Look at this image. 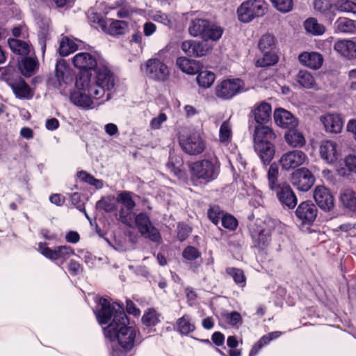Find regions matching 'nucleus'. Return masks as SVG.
<instances>
[{
	"label": "nucleus",
	"mask_w": 356,
	"mask_h": 356,
	"mask_svg": "<svg viewBox=\"0 0 356 356\" xmlns=\"http://www.w3.org/2000/svg\"><path fill=\"white\" fill-rule=\"evenodd\" d=\"M99 304L100 308L97 309L95 315L100 325L108 324L104 327V335L111 341L117 340L118 343L112 345L110 355L127 356L135 346L137 330L128 325L129 319L119 304H111L104 298H99Z\"/></svg>",
	"instance_id": "f257e3e1"
},
{
	"label": "nucleus",
	"mask_w": 356,
	"mask_h": 356,
	"mask_svg": "<svg viewBox=\"0 0 356 356\" xmlns=\"http://www.w3.org/2000/svg\"><path fill=\"white\" fill-rule=\"evenodd\" d=\"M115 76L110 70L105 67H98L95 76L92 78L88 72H81L76 77L75 86L80 89H88L97 104H102L111 98V90L115 86Z\"/></svg>",
	"instance_id": "f03ea898"
},
{
	"label": "nucleus",
	"mask_w": 356,
	"mask_h": 356,
	"mask_svg": "<svg viewBox=\"0 0 356 356\" xmlns=\"http://www.w3.org/2000/svg\"><path fill=\"white\" fill-rule=\"evenodd\" d=\"M220 170L216 156L197 161L190 165L191 179L194 185L205 184L215 180Z\"/></svg>",
	"instance_id": "7ed1b4c3"
},
{
	"label": "nucleus",
	"mask_w": 356,
	"mask_h": 356,
	"mask_svg": "<svg viewBox=\"0 0 356 356\" xmlns=\"http://www.w3.org/2000/svg\"><path fill=\"white\" fill-rule=\"evenodd\" d=\"M275 137L273 130L267 126H257L253 134L254 148L264 164L273 159L275 150L270 142Z\"/></svg>",
	"instance_id": "20e7f679"
},
{
	"label": "nucleus",
	"mask_w": 356,
	"mask_h": 356,
	"mask_svg": "<svg viewBox=\"0 0 356 356\" xmlns=\"http://www.w3.org/2000/svg\"><path fill=\"white\" fill-rule=\"evenodd\" d=\"M267 10V4L263 0H248L237 10L238 19L244 23L251 22L254 18L261 17Z\"/></svg>",
	"instance_id": "39448f33"
},
{
	"label": "nucleus",
	"mask_w": 356,
	"mask_h": 356,
	"mask_svg": "<svg viewBox=\"0 0 356 356\" xmlns=\"http://www.w3.org/2000/svg\"><path fill=\"white\" fill-rule=\"evenodd\" d=\"M144 69L145 76L154 81L164 82L170 76L168 67L162 60L158 58L147 60Z\"/></svg>",
	"instance_id": "423d86ee"
},
{
	"label": "nucleus",
	"mask_w": 356,
	"mask_h": 356,
	"mask_svg": "<svg viewBox=\"0 0 356 356\" xmlns=\"http://www.w3.org/2000/svg\"><path fill=\"white\" fill-rule=\"evenodd\" d=\"M244 82L241 79H225L215 88L216 95L222 99L227 100L244 90Z\"/></svg>",
	"instance_id": "0eeeda50"
},
{
	"label": "nucleus",
	"mask_w": 356,
	"mask_h": 356,
	"mask_svg": "<svg viewBox=\"0 0 356 356\" xmlns=\"http://www.w3.org/2000/svg\"><path fill=\"white\" fill-rule=\"evenodd\" d=\"M134 222L139 232L145 238L154 242H159L161 240L159 230L152 225L149 216L146 213H140L135 216Z\"/></svg>",
	"instance_id": "6e6552de"
},
{
	"label": "nucleus",
	"mask_w": 356,
	"mask_h": 356,
	"mask_svg": "<svg viewBox=\"0 0 356 356\" xmlns=\"http://www.w3.org/2000/svg\"><path fill=\"white\" fill-rule=\"evenodd\" d=\"M179 143L181 149L191 155L199 154L205 149L204 142L197 131L192 132L186 137H179Z\"/></svg>",
	"instance_id": "1a4fd4ad"
},
{
	"label": "nucleus",
	"mask_w": 356,
	"mask_h": 356,
	"mask_svg": "<svg viewBox=\"0 0 356 356\" xmlns=\"http://www.w3.org/2000/svg\"><path fill=\"white\" fill-rule=\"evenodd\" d=\"M315 177L306 168H300L291 175V183L301 191H308L314 184Z\"/></svg>",
	"instance_id": "9d476101"
},
{
	"label": "nucleus",
	"mask_w": 356,
	"mask_h": 356,
	"mask_svg": "<svg viewBox=\"0 0 356 356\" xmlns=\"http://www.w3.org/2000/svg\"><path fill=\"white\" fill-rule=\"evenodd\" d=\"M307 160L305 152L296 149L284 154L279 162L283 170H290L303 165Z\"/></svg>",
	"instance_id": "9b49d317"
},
{
	"label": "nucleus",
	"mask_w": 356,
	"mask_h": 356,
	"mask_svg": "<svg viewBox=\"0 0 356 356\" xmlns=\"http://www.w3.org/2000/svg\"><path fill=\"white\" fill-rule=\"evenodd\" d=\"M76 90L70 95V101L74 105L83 108H92L98 106V100L95 99L88 89H80L76 86Z\"/></svg>",
	"instance_id": "f8f14e48"
},
{
	"label": "nucleus",
	"mask_w": 356,
	"mask_h": 356,
	"mask_svg": "<svg viewBox=\"0 0 356 356\" xmlns=\"http://www.w3.org/2000/svg\"><path fill=\"white\" fill-rule=\"evenodd\" d=\"M318 152L321 158L328 164L337 162L341 154L336 142L329 140L321 142Z\"/></svg>",
	"instance_id": "ddd939ff"
},
{
	"label": "nucleus",
	"mask_w": 356,
	"mask_h": 356,
	"mask_svg": "<svg viewBox=\"0 0 356 356\" xmlns=\"http://www.w3.org/2000/svg\"><path fill=\"white\" fill-rule=\"evenodd\" d=\"M39 250L42 254L51 260L62 259V264L74 254V250L68 245H61L51 250L42 243H40Z\"/></svg>",
	"instance_id": "4468645a"
},
{
	"label": "nucleus",
	"mask_w": 356,
	"mask_h": 356,
	"mask_svg": "<svg viewBox=\"0 0 356 356\" xmlns=\"http://www.w3.org/2000/svg\"><path fill=\"white\" fill-rule=\"evenodd\" d=\"M277 197L284 207L293 209L298 202V199L291 186L285 183L277 185L275 190Z\"/></svg>",
	"instance_id": "2eb2a0df"
},
{
	"label": "nucleus",
	"mask_w": 356,
	"mask_h": 356,
	"mask_svg": "<svg viewBox=\"0 0 356 356\" xmlns=\"http://www.w3.org/2000/svg\"><path fill=\"white\" fill-rule=\"evenodd\" d=\"M314 198L318 206L324 211H330L334 208V197L329 189L323 186L316 187Z\"/></svg>",
	"instance_id": "dca6fc26"
},
{
	"label": "nucleus",
	"mask_w": 356,
	"mask_h": 356,
	"mask_svg": "<svg viewBox=\"0 0 356 356\" xmlns=\"http://www.w3.org/2000/svg\"><path fill=\"white\" fill-rule=\"evenodd\" d=\"M317 208L310 201L300 203L296 210V216L303 224L312 223L317 216Z\"/></svg>",
	"instance_id": "f3484780"
},
{
	"label": "nucleus",
	"mask_w": 356,
	"mask_h": 356,
	"mask_svg": "<svg viewBox=\"0 0 356 356\" xmlns=\"http://www.w3.org/2000/svg\"><path fill=\"white\" fill-rule=\"evenodd\" d=\"M274 120L277 126L284 129L296 128L298 124V120L284 108H277L275 111Z\"/></svg>",
	"instance_id": "a211bd4d"
},
{
	"label": "nucleus",
	"mask_w": 356,
	"mask_h": 356,
	"mask_svg": "<svg viewBox=\"0 0 356 356\" xmlns=\"http://www.w3.org/2000/svg\"><path fill=\"white\" fill-rule=\"evenodd\" d=\"M8 83L16 97L19 99H31L32 97L33 94L30 87L21 76L8 80Z\"/></svg>",
	"instance_id": "6ab92c4d"
},
{
	"label": "nucleus",
	"mask_w": 356,
	"mask_h": 356,
	"mask_svg": "<svg viewBox=\"0 0 356 356\" xmlns=\"http://www.w3.org/2000/svg\"><path fill=\"white\" fill-rule=\"evenodd\" d=\"M327 132L338 134L343 128V122L339 115L327 114L321 118Z\"/></svg>",
	"instance_id": "aec40b11"
},
{
	"label": "nucleus",
	"mask_w": 356,
	"mask_h": 356,
	"mask_svg": "<svg viewBox=\"0 0 356 356\" xmlns=\"http://www.w3.org/2000/svg\"><path fill=\"white\" fill-rule=\"evenodd\" d=\"M298 60L301 64L313 70L319 69L323 64V58L319 53L303 52L298 56Z\"/></svg>",
	"instance_id": "412c9836"
},
{
	"label": "nucleus",
	"mask_w": 356,
	"mask_h": 356,
	"mask_svg": "<svg viewBox=\"0 0 356 356\" xmlns=\"http://www.w3.org/2000/svg\"><path fill=\"white\" fill-rule=\"evenodd\" d=\"M74 65L80 70H90L94 68L97 64L96 58L87 52H81L76 54L72 58Z\"/></svg>",
	"instance_id": "4be33fe9"
},
{
	"label": "nucleus",
	"mask_w": 356,
	"mask_h": 356,
	"mask_svg": "<svg viewBox=\"0 0 356 356\" xmlns=\"http://www.w3.org/2000/svg\"><path fill=\"white\" fill-rule=\"evenodd\" d=\"M254 120L259 126L268 122L271 115V106L266 102H261L254 105L252 110Z\"/></svg>",
	"instance_id": "5701e85b"
},
{
	"label": "nucleus",
	"mask_w": 356,
	"mask_h": 356,
	"mask_svg": "<svg viewBox=\"0 0 356 356\" xmlns=\"http://www.w3.org/2000/svg\"><path fill=\"white\" fill-rule=\"evenodd\" d=\"M334 49L341 56L349 59L356 57V43L352 40H339L334 44Z\"/></svg>",
	"instance_id": "b1692460"
},
{
	"label": "nucleus",
	"mask_w": 356,
	"mask_h": 356,
	"mask_svg": "<svg viewBox=\"0 0 356 356\" xmlns=\"http://www.w3.org/2000/svg\"><path fill=\"white\" fill-rule=\"evenodd\" d=\"M55 73L58 87L61 88L63 86L68 84L72 80L70 75L69 68L65 61L63 59L59 60L56 63Z\"/></svg>",
	"instance_id": "393cba45"
},
{
	"label": "nucleus",
	"mask_w": 356,
	"mask_h": 356,
	"mask_svg": "<svg viewBox=\"0 0 356 356\" xmlns=\"http://www.w3.org/2000/svg\"><path fill=\"white\" fill-rule=\"evenodd\" d=\"M176 64L178 67L188 74H195L200 72L201 65L199 61L189 59L186 57H179L177 59Z\"/></svg>",
	"instance_id": "a878e982"
},
{
	"label": "nucleus",
	"mask_w": 356,
	"mask_h": 356,
	"mask_svg": "<svg viewBox=\"0 0 356 356\" xmlns=\"http://www.w3.org/2000/svg\"><path fill=\"white\" fill-rule=\"evenodd\" d=\"M103 31L111 35H124L128 31L129 26L125 21L109 19Z\"/></svg>",
	"instance_id": "bb28decb"
},
{
	"label": "nucleus",
	"mask_w": 356,
	"mask_h": 356,
	"mask_svg": "<svg viewBox=\"0 0 356 356\" xmlns=\"http://www.w3.org/2000/svg\"><path fill=\"white\" fill-rule=\"evenodd\" d=\"M284 138L286 143L293 147H301L306 143L303 134L296 128L289 129L285 133Z\"/></svg>",
	"instance_id": "cd10ccee"
},
{
	"label": "nucleus",
	"mask_w": 356,
	"mask_h": 356,
	"mask_svg": "<svg viewBox=\"0 0 356 356\" xmlns=\"http://www.w3.org/2000/svg\"><path fill=\"white\" fill-rule=\"evenodd\" d=\"M209 21L203 19H195L192 21L189 26V33L194 36H200L204 40V35L206 34V29L208 28Z\"/></svg>",
	"instance_id": "c85d7f7f"
},
{
	"label": "nucleus",
	"mask_w": 356,
	"mask_h": 356,
	"mask_svg": "<svg viewBox=\"0 0 356 356\" xmlns=\"http://www.w3.org/2000/svg\"><path fill=\"white\" fill-rule=\"evenodd\" d=\"M176 326L177 330L181 334L185 335L193 332L195 328L191 316L186 314L177 319Z\"/></svg>",
	"instance_id": "c756f323"
},
{
	"label": "nucleus",
	"mask_w": 356,
	"mask_h": 356,
	"mask_svg": "<svg viewBox=\"0 0 356 356\" xmlns=\"http://www.w3.org/2000/svg\"><path fill=\"white\" fill-rule=\"evenodd\" d=\"M304 27L307 33L313 35H321L325 32V26L318 23L317 19L313 17L305 21Z\"/></svg>",
	"instance_id": "7c9ffc66"
},
{
	"label": "nucleus",
	"mask_w": 356,
	"mask_h": 356,
	"mask_svg": "<svg viewBox=\"0 0 356 356\" xmlns=\"http://www.w3.org/2000/svg\"><path fill=\"white\" fill-rule=\"evenodd\" d=\"M252 236L254 245L260 250H264L270 244V234L268 230L263 229L259 234L254 233Z\"/></svg>",
	"instance_id": "2f4dec72"
},
{
	"label": "nucleus",
	"mask_w": 356,
	"mask_h": 356,
	"mask_svg": "<svg viewBox=\"0 0 356 356\" xmlns=\"http://www.w3.org/2000/svg\"><path fill=\"white\" fill-rule=\"evenodd\" d=\"M262 57L256 60L255 65L258 67H266L275 65L278 62L276 51L261 52Z\"/></svg>",
	"instance_id": "473e14b6"
},
{
	"label": "nucleus",
	"mask_w": 356,
	"mask_h": 356,
	"mask_svg": "<svg viewBox=\"0 0 356 356\" xmlns=\"http://www.w3.org/2000/svg\"><path fill=\"white\" fill-rule=\"evenodd\" d=\"M259 49L261 52L275 51L276 40L271 34L264 35L259 41Z\"/></svg>",
	"instance_id": "72a5a7b5"
},
{
	"label": "nucleus",
	"mask_w": 356,
	"mask_h": 356,
	"mask_svg": "<svg viewBox=\"0 0 356 356\" xmlns=\"http://www.w3.org/2000/svg\"><path fill=\"white\" fill-rule=\"evenodd\" d=\"M336 26L340 32L356 33V22L347 17H339L336 22Z\"/></svg>",
	"instance_id": "f704fd0d"
},
{
	"label": "nucleus",
	"mask_w": 356,
	"mask_h": 356,
	"mask_svg": "<svg viewBox=\"0 0 356 356\" xmlns=\"http://www.w3.org/2000/svg\"><path fill=\"white\" fill-rule=\"evenodd\" d=\"M8 44L13 52L19 55H27L30 51V46L25 41L18 39H9Z\"/></svg>",
	"instance_id": "c9c22d12"
},
{
	"label": "nucleus",
	"mask_w": 356,
	"mask_h": 356,
	"mask_svg": "<svg viewBox=\"0 0 356 356\" xmlns=\"http://www.w3.org/2000/svg\"><path fill=\"white\" fill-rule=\"evenodd\" d=\"M223 29L216 24L209 22L208 28L206 29V34L204 35V40H218L223 33Z\"/></svg>",
	"instance_id": "e433bc0d"
},
{
	"label": "nucleus",
	"mask_w": 356,
	"mask_h": 356,
	"mask_svg": "<svg viewBox=\"0 0 356 356\" xmlns=\"http://www.w3.org/2000/svg\"><path fill=\"white\" fill-rule=\"evenodd\" d=\"M232 138V124L229 120L224 121L219 130V140L221 143L228 144Z\"/></svg>",
	"instance_id": "4c0bfd02"
},
{
	"label": "nucleus",
	"mask_w": 356,
	"mask_h": 356,
	"mask_svg": "<svg viewBox=\"0 0 356 356\" xmlns=\"http://www.w3.org/2000/svg\"><path fill=\"white\" fill-rule=\"evenodd\" d=\"M77 48V44L73 40L67 37H64L62 38L60 43L59 54L62 56H66L74 52Z\"/></svg>",
	"instance_id": "58836bf2"
},
{
	"label": "nucleus",
	"mask_w": 356,
	"mask_h": 356,
	"mask_svg": "<svg viewBox=\"0 0 356 356\" xmlns=\"http://www.w3.org/2000/svg\"><path fill=\"white\" fill-rule=\"evenodd\" d=\"M296 81L304 88H312L315 85L312 75L306 70H300L296 75Z\"/></svg>",
	"instance_id": "ea45409f"
},
{
	"label": "nucleus",
	"mask_w": 356,
	"mask_h": 356,
	"mask_svg": "<svg viewBox=\"0 0 356 356\" xmlns=\"http://www.w3.org/2000/svg\"><path fill=\"white\" fill-rule=\"evenodd\" d=\"M215 74L210 71H202L197 76V81L200 87L209 88L215 81Z\"/></svg>",
	"instance_id": "a19ab883"
},
{
	"label": "nucleus",
	"mask_w": 356,
	"mask_h": 356,
	"mask_svg": "<svg viewBox=\"0 0 356 356\" xmlns=\"http://www.w3.org/2000/svg\"><path fill=\"white\" fill-rule=\"evenodd\" d=\"M226 272L240 287L243 288L245 286L246 277L241 269L231 267L227 268Z\"/></svg>",
	"instance_id": "79ce46f5"
},
{
	"label": "nucleus",
	"mask_w": 356,
	"mask_h": 356,
	"mask_svg": "<svg viewBox=\"0 0 356 356\" xmlns=\"http://www.w3.org/2000/svg\"><path fill=\"white\" fill-rule=\"evenodd\" d=\"M133 209H134L120 207L118 220L129 227H132L134 225V218L135 217Z\"/></svg>",
	"instance_id": "37998d69"
},
{
	"label": "nucleus",
	"mask_w": 356,
	"mask_h": 356,
	"mask_svg": "<svg viewBox=\"0 0 356 356\" xmlns=\"http://www.w3.org/2000/svg\"><path fill=\"white\" fill-rule=\"evenodd\" d=\"M38 63L32 58H26L22 60V73L26 76H31L37 68Z\"/></svg>",
	"instance_id": "c03bdc74"
},
{
	"label": "nucleus",
	"mask_w": 356,
	"mask_h": 356,
	"mask_svg": "<svg viewBox=\"0 0 356 356\" xmlns=\"http://www.w3.org/2000/svg\"><path fill=\"white\" fill-rule=\"evenodd\" d=\"M133 193L128 191H122L118 194L116 202L121 204V207L134 209L136 204L133 200Z\"/></svg>",
	"instance_id": "a18cd8bd"
},
{
	"label": "nucleus",
	"mask_w": 356,
	"mask_h": 356,
	"mask_svg": "<svg viewBox=\"0 0 356 356\" xmlns=\"http://www.w3.org/2000/svg\"><path fill=\"white\" fill-rule=\"evenodd\" d=\"M143 323L147 327L155 326L159 321V314L153 309H149L143 316Z\"/></svg>",
	"instance_id": "49530a36"
},
{
	"label": "nucleus",
	"mask_w": 356,
	"mask_h": 356,
	"mask_svg": "<svg viewBox=\"0 0 356 356\" xmlns=\"http://www.w3.org/2000/svg\"><path fill=\"white\" fill-rule=\"evenodd\" d=\"M334 6L340 12L356 13V3L350 0H337Z\"/></svg>",
	"instance_id": "de8ad7c7"
},
{
	"label": "nucleus",
	"mask_w": 356,
	"mask_h": 356,
	"mask_svg": "<svg viewBox=\"0 0 356 356\" xmlns=\"http://www.w3.org/2000/svg\"><path fill=\"white\" fill-rule=\"evenodd\" d=\"M278 166L275 163H272L268 171V187L271 191L275 190L277 185L276 182L278 177Z\"/></svg>",
	"instance_id": "09e8293b"
},
{
	"label": "nucleus",
	"mask_w": 356,
	"mask_h": 356,
	"mask_svg": "<svg viewBox=\"0 0 356 356\" xmlns=\"http://www.w3.org/2000/svg\"><path fill=\"white\" fill-rule=\"evenodd\" d=\"M343 205L353 211H356V195L351 191H346L341 195Z\"/></svg>",
	"instance_id": "8fccbe9b"
},
{
	"label": "nucleus",
	"mask_w": 356,
	"mask_h": 356,
	"mask_svg": "<svg viewBox=\"0 0 356 356\" xmlns=\"http://www.w3.org/2000/svg\"><path fill=\"white\" fill-rule=\"evenodd\" d=\"M115 200L113 197L102 198L97 202V207L106 212H111L116 209Z\"/></svg>",
	"instance_id": "3c124183"
},
{
	"label": "nucleus",
	"mask_w": 356,
	"mask_h": 356,
	"mask_svg": "<svg viewBox=\"0 0 356 356\" xmlns=\"http://www.w3.org/2000/svg\"><path fill=\"white\" fill-rule=\"evenodd\" d=\"M273 5L282 13H288L293 8L292 0H270Z\"/></svg>",
	"instance_id": "603ef678"
},
{
	"label": "nucleus",
	"mask_w": 356,
	"mask_h": 356,
	"mask_svg": "<svg viewBox=\"0 0 356 356\" xmlns=\"http://www.w3.org/2000/svg\"><path fill=\"white\" fill-rule=\"evenodd\" d=\"M313 7L316 11L326 15L330 10L332 4L325 0H314Z\"/></svg>",
	"instance_id": "864d4df0"
},
{
	"label": "nucleus",
	"mask_w": 356,
	"mask_h": 356,
	"mask_svg": "<svg viewBox=\"0 0 356 356\" xmlns=\"http://www.w3.org/2000/svg\"><path fill=\"white\" fill-rule=\"evenodd\" d=\"M152 19L158 22H160L168 27L173 26V21L171 17L168 15L163 13L161 11H156L152 16Z\"/></svg>",
	"instance_id": "5fc2aeb1"
},
{
	"label": "nucleus",
	"mask_w": 356,
	"mask_h": 356,
	"mask_svg": "<svg viewBox=\"0 0 356 356\" xmlns=\"http://www.w3.org/2000/svg\"><path fill=\"white\" fill-rule=\"evenodd\" d=\"M222 225L230 230H234L238 225L237 220L229 214H224L221 220Z\"/></svg>",
	"instance_id": "6e6d98bb"
},
{
	"label": "nucleus",
	"mask_w": 356,
	"mask_h": 356,
	"mask_svg": "<svg viewBox=\"0 0 356 356\" xmlns=\"http://www.w3.org/2000/svg\"><path fill=\"white\" fill-rule=\"evenodd\" d=\"M182 256L186 259L192 261L199 258L201 256V253L196 248L188 246L184 250Z\"/></svg>",
	"instance_id": "4d7b16f0"
},
{
	"label": "nucleus",
	"mask_w": 356,
	"mask_h": 356,
	"mask_svg": "<svg viewBox=\"0 0 356 356\" xmlns=\"http://www.w3.org/2000/svg\"><path fill=\"white\" fill-rule=\"evenodd\" d=\"M224 214L218 207H211L208 211V217L215 225H218Z\"/></svg>",
	"instance_id": "13d9d810"
},
{
	"label": "nucleus",
	"mask_w": 356,
	"mask_h": 356,
	"mask_svg": "<svg viewBox=\"0 0 356 356\" xmlns=\"http://www.w3.org/2000/svg\"><path fill=\"white\" fill-rule=\"evenodd\" d=\"M193 51H192V56H204L208 51V47L207 45L204 44L200 42H195L193 44Z\"/></svg>",
	"instance_id": "bf43d9fd"
},
{
	"label": "nucleus",
	"mask_w": 356,
	"mask_h": 356,
	"mask_svg": "<svg viewBox=\"0 0 356 356\" xmlns=\"http://www.w3.org/2000/svg\"><path fill=\"white\" fill-rule=\"evenodd\" d=\"M167 120V116L165 113H160L157 117L154 118L150 122V127L152 129H159L161 124Z\"/></svg>",
	"instance_id": "052dcab7"
},
{
	"label": "nucleus",
	"mask_w": 356,
	"mask_h": 356,
	"mask_svg": "<svg viewBox=\"0 0 356 356\" xmlns=\"http://www.w3.org/2000/svg\"><path fill=\"white\" fill-rule=\"evenodd\" d=\"M225 319L229 324L235 325L241 321V316L238 312H233L226 314Z\"/></svg>",
	"instance_id": "680f3d73"
},
{
	"label": "nucleus",
	"mask_w": 356,
	"mask_h": 356,
	"mask_svg": "<svg viewBox=\"0 0 356 356\" xmlns=\"http://www.w3.org/2000/svg\"><path fill=\"white\" fill-rule=\"evenodd\" d=\"M191 228L186 225L179 227L177 237L180 241H184L186 239L191 233Z\"/></svg>",
	"instance_id": "e2e57ef3"
},
{
	"label": "nucleus",
	"mask_w": 356,
	"mask_h": 356,
	"mask_svg": "<svg viewBox=\"0 0 356 356\" xmlns=\"http://www.w3.org/2000/svg\"><path fill=\"white\" fill-rule=\"evenodd\" d=\"M68 270L72 275H78L81 270V265L76 261L71 260L68 264Z\"/></svg>",
	"instance_id": "0e129e2a"
},
{
	"label": "nucleus",
	"mask_w": 356,
	"mask_h": 356,
	"mask_svg": "<svg viewBox=\"0 0 356 356\" xmlns=\"http://www.w3.org/2000/svg\"><path fill=\"white\" fill-rule=\"evenodd\" d=\"M346 165L350 171L356 172V156L350 155L345 159Z\"/></svg>",
	"instance_id": "69168bd1"
},
{
	"label": "nucleus",
	"mask_w": 356,
	"mask_h": 356,
	"mask_svg": "<svg viewBox=\"0 0 356 356\" xmlns=\"http://www.w3.org/2000/svg\"><path fill=\"white\" fill-rule=\"evenodd\" d=\"M211 340L218 346L223 345L225 341L224 335L220 332H215L211 336Z\"/></svg>",
	"instance_id": "338daca9"
},
{
	"label": "nucleus",
	"mask_w": 356,
	"mask_h": 356,
	"mask_svg": "<svg viewBox=\"0 0 356 356\" xmlns=\"http://www.w3.org/2000/svg\"><path fill=\"white\" fill-rule=\"evenodd\" d=\"M341 230L348 232L350 236H356V224L355 225H342L340 226Z\"/></svg>",
	"instance_id": "774afa93"
}]
</instances>
